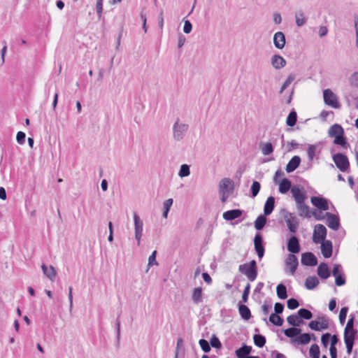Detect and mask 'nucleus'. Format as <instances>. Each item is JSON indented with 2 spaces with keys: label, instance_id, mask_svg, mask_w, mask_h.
<instances>
[{
  "label": "nucleus",
  "instance_id": "f257e3e1",
  "mask_svg": "<svg viewBox=\"0 0 358 358\" xmlns=\"http://www.w3.org/2000/svg\"><path fill=\"white\" fill-rule=\"evenodd\" d=\"M238 271L246 275L250 282H253L258 275L256 261L252 259L249 263L241 264L238 267Z\"/></svg>",
  "mask_w": 358,
  "mask_h": 358
},
{
  "label": "nucleus",
  "instance_id": "f03ea898",
  "mask_svg": "<svg viewBox=\"0 0 358 358\" xmlns=\"http://www.w3.org/2000/svg\"><path fill=\"white\" fill-rule=\"evenodd\" d=\"M280 214L283 216L289 232L296 234L299 227V220L296 216L285 208L281 209Z\"/></svg>",
  "mask_w": 358,
  "mask_h": 358
},
{
  "label": "nucleus",
  "instance_id": "7ed1b4c3",
  "mask_svg": "<svg viewBox=\"0 0 358 358\" xmlns=\"http://www.w3.org/2000/svg\"><path fill=\"white\" fill-rule=\"evenodd\" d=\"M333 161L336 167L341 172H348L350 169V162L348 157L343 153L334 154L332 157Z\"/></svg>",
  "mask_w": 358,
  "mask_h": 358
},
{
  "label": "nucleus",
  "instance_id": "20e7f679",
  "mask_svg": "<svg viewBox=\"0 0 358 358\" xmlns=\"http://www.w3.org/2000/svg\"><path fill=\"white\" fill-rule=\"evenodd\" d=\"M188 128V124H180L179 119H178L173 126V138L177 141H181L187 133Z\"/></svg>",
  "mask_w": 358,
  "mask_h": 358
},
{
  "label": "nucleus",
  "instance_id": "39448f33",
  "mask_svg": "<svg viewBox=\"0 0 358 358\" xmlns=\"http://www.w3.org/2000/svg\"><path fill=\"white\" fill-rule=\"evenodd\" d=\"M327 230L326 227L322 224H317L315 226L313 234V241L315 243H320L322 241H326L325 238L327 237Z\"/></svg>",
  "mask_w": 358,
  "mask_h": 358
},
{
  "label": "nucleus",
  "instance_id": "423d86ee",
  "mask_svg": "<svg viewBox=\"0 0 358 358\" xmlns=\"http://www.w3.org/2000/svg\"><path fill=\"white\" fill-rule=\"evenodd\" d=\"M255 250L258 258L261 260L265 253V246L263 236L257 232L253 239Z\"/></svg>",
  "mask_w": 358,
  "mask_h": 358
},
{
  "label": "nucleus",
  "instance_id": "0eeeda50",
  "mask_svg": "<svg viewBox=\"0 0 358 358\" xmlns=\"http://www.w3.org/2000/svg\"><path fill=\"white\" fill-rule=\"evenodd\" d=\"M324 103L334 108H339L341 105L336 94L329 89L323 91Z\"/></svg>",
  "mask_w": 358,
  "mask_h": 358
},
{
  "label": "nucleus",
  "instance_id": "6e6552de",
  "mask_svg": "<svg viewBox=\"0 0 358 358\" xmlns=\"http://www.w3.org/2000/svg\"><path fill=\"white\" fill-rule=\"evenodd\" d=\"M310 201L320 211H325L329 208V201L323 196H313L310 198Z\"/></svg>",
  "mask_w": 358,
  "mask_h": 358
},
{
  "label": "nucleus",
  "instance_id": "1a4fd4ad",
  "mask_svg": "<svg viewBox=\"0 0 358 358\" xmlns=\"http://www.w3.org/2000/svg\"><path fill=\"white\" fill-rule=\"evenodd\" d=\"M134 222L135 229V238L137 241V245L139 246L141 244V240L143 235V223L136 213H134Z\"/></svg>",
  "mask_w": 358,
  "mask_h": 358
},
{
  "label": "nucleus",
  "instance_id": "9d476101",
  "mask_svg": "<svg viewBox=\"0 0 358 358\" xmlns=\"http://www.w3.org/2000/svg\"><path fill=\"white\" fill-rule=\"evenodd\" d=\"M234 189V183L232 180L228 178L222 179L219 183V191L220 194L232 193Z\"/></svg>",
  "mask_w": 358,
  "mask_h": 358
},
{
  "label": "nucleus",
  "instance_id": "9b49d317",
  "mask_svg": "<svg viewBox=\"0 0 358 358\" xmlns=\"http://www.w3.org/2000/svg\"><path fill=\"white\" fill-rule=\"evenodd\" d=\"M287 249L292 255L299 253L301 250L299 239L296 236H292L288 238Z\"/></svg>",
  "mask_w": 358,
  "mask_h": 358
},
{
  "label": "nucleus",
  "instance_id": "f8f14e48",
  "mask_svg": "<svg viewBox=\"0 0 358 358\" xmlns=\"http://www.w3.org/2000/svg\"><path fill=\"white\" fill-rule=\"evenodd\" d=\"M325 217L327 218V225L332 230L337 231L340 226V218L338 215L332 214L331 213H326Z\"/></svg>",
  "mask_w": 358,
  "mask_h": 358
},
{
  "label": "nucleus",
  "instance_id": "ddd939ff",
  "mask_svg": "<svg viewBox=\"0 0 358 358\" xmlns=\"http://www.w3.org/2000/svg\"><path fill=\"white\" fill-rule=\"evenodd\" d=\"M301 262L304 266H315L317 264V259L311 252H306L301 255Z\"/></svg>",
  "mask_w": 358,
  "mask_h": 358
},
{
  "label": "nucleus",
  "instance_id": "4468645a",
  "mask_svg": "<svg viewBox=\"0 0 358 358\" xmlns=\"http://www.w3.org/2000/svg\"><path fill=\"white\" fill-rule=\"evenodd\" d=\"M291 193L296 203H303L307 199V195L299 186L294 185L291 189Z\"/></svg>",
  "mask_w": 358,
  "mask_h": 358
},
{
  "label": "nucleus",
  "instance_id": "2eb2a0df",
  "mask_svg": "<svg viewBox=\"0 0 358 358\" xmlns=\"http://www.w3.org/2000/svg\"><path fill=\"white\" fill-rule=\"evenodd\" d=\"M286 268H289L290 274L293 275L297 269L299 261L297 257L292 254H289L285 259Z\"/></svg>",
  "mask_w": 358,
  "mask_h": 358
},
{
  "label": "nucleus",
  "instance_id": "dca6fc26",
  "mask_svg": "<svg viewBox=\"0 0 358 358\" xmlns=\"http://www.w3.org/2000/svg\"><path fill=\"white\" fill-rule=\"evenodd\" d=\"M321 243V251L324 258H330L332 256L333 245L329 240L322 241Z\"/></svg>",
  "mask_w": 358,
  "mask_h": 358
},
{
  "label": "nucleus",
  "instance_id": "f3484780",
  "mask_svg": "<svg viewBox=\"0 0 358 358\" xmlns=\"http://www.w3.org/2000/svg\"><path fill=\"white\" fill-rule=\"evenodd\" d=\"M317 275L322 280H327L331 275V271L328 266V264L325 262H322L317 267Z\"/></svg>",
  "mask_w": 358,
  "mask_h": 358
},
{
  "label": "nucleus",
  "instance_id": "a211bd4d",
  "mask_svg": "<svg viewBox=\"0 0 358 358\" xmlns=\"http://www.w3.org/2000/svg\"><path fill=\"white\" fill-rule=\"evenodd\" d=\"M273 43L276 48L282 49L286 43L285 36L283 32L278 31L273 36Z\"/></svg>",
  "mask_w": 358,
  "mask_h": 358
},
{
  "label": "nucleus",
  "instance_id": "6ab92c4d",
  "mask_svg": "<svg viewBox=\"0 0 358 358\" xmlns=\"http://www.w3.org/2000/svg\"><path fill=\"white\" fill-rule=\"evenodd\" d=\"M243 210L241 209H233L224 212L222 215L226 221H232L242 216Z\"/></svg>",
  "mask_w": 358,
  "mask_h": 358
},
{
  "label": "nucleus",
  "instance_id": "aec40b11",
  "mask_svg": "<svg viewBox=\"0 0 358 358\" xmlns=\"http://www.w3.org/2000/svg\"><path fill=\"white\" fill-rule=\"evenodd\" d=\"M252 348L245 343H243L242 346L235 351V355L237 358H247L251 353Z\"/></svg>",
  "mask_w": 358,
  "mask_h": 358
},
{
  "label": "nucleus",
  "instance_id": "412c9836",
  "mask_svg": "<svg viewBox=\"0 0 358 358\" xmlns=\"http://www.w3.org/2000/svg\"><path fill=\"white\" fill-rule=\"evenodd\" d=\"M301 162V159L299 156L295 155L292 157L286 166V171L287 173L293 172L299 166Z\"/></svg>",
  "mask_w": 358,
  "mask_h": 358
},
{
  "label": "nucleus",
  "instance_id": "4be33fe9",
  "mask_svg": "<svg viewBox=\"0 0 358 358\" xmlns=\"http://www.w3.org/2000/svg\"><path fill=\"white\" fill-rule=\"evenodd\" d=\"M244 303H241V301H239L238 303V308L239 314L241 317V318L244 320H249L252 317V314L250 312V308L243 304Z\"/></svg>",
  "mask_w": 358,
  "mask_h": 358
},
{
  "label": "nucleus",
  "instance_id": "5701e85b",
  "mask_svg": "<svg viewBox=\"0 0 358 358\" xmlns=\"http://www.w3.org/2000/svg\"><path fill=\"white\" fill-rule=\"evenodd\" d=\"M271 62L273 67L277 70L283 68L287 64L286 60L279 55H273Z\"/></svg>",
  "mask_w": 358,
  "mask_h": 358
},
{
  "label": "nucleus",
  "instance_id": "b1692460",
  "mask_svg": "<svg viewBox=\"0 0 358 358\" xmlns=\"http://www.w3.org/2000/svg\"><path fill=\"white\" fill-rule=\"evenodd\" d=\"M275 208V198L273 196H270L267 198L264 206V214L265 215H270Z\"/></svg>",
  "mask_w": 358,
  "mask_h": 358
},
{
  "label": "nucleus",
  "instance_id": "393cba45",
  "mask_svg": "<svg viewBox=\"0 0 358 358\" xmlns=\"http://www.w3.org/2000/svg\"><path fill=\"white\" fill-rule=\"evenodd\" d=\"M345 134L344 129L341 124H334L330 127L328 131V135L330 137L336 138V136H343Z\"/></svg>",
  "mask_w": 358,
  "mask_h": 358
},
{
  "label": "nucleus",
  "instance_id": "a878e982",
  "mask_svg": "<svg viewBox=\"0 0 358 358\" xmlns=\"http://www.w3.org/2000/svg\"><path fill=\"white\" fill-rule=\"evenodd\" d=\"M41 268L45 275H46L51 281L55 280L57 275V271L53 266L50 265V267L48 268L45 264H43L41 265Z\"/></svg>",
  "mask_w": 358,
  "mask_h": 358
},
{
  "label": "nucleus",
  "instance_id": "bb28decb",
  "mask_svg": "<svg viewBox=\"0 0 358 358\" xmlns=\"http://www.w3.org/2000/svg\"><path fill=\"white\" fill-rule=\"evenodd\" d=\"M358 336V330L344 329V342L355 343Z\"/></svg>",
  "mask_w": 358,
  "mask_h": 358
},
{
  "label": "nucleus",
  "instance_id": "cd10ccee",
  "mask_svg": "<svg viewBox=\"0 0 358 358\" xmlns=\"http://www.w3.org/2000/svg\"><path fill=\"white\" fill-rule=\"evenodd\" d=\"M282 331L287 337L291 338V341L293 343V339H295V338L300 334L301 329L292 327L286 329H283Z\"/></svg>",
  "mask_w": 358,
  "mask_h": 358
},
{
  "label": "nucleus",
  "instance_id": "c85d7f7f",
  "mask_svg": "<svg viewBox=\"0 0 358 358\" xmlns=\"http://www.w3.org/2000/svg\"><path fill=\"white\" fill-rule=\"evenodd\" d=\"M297 209L299 210V215L301 217H305L310 218L311 217V213L310 212V207L303 203H299L296 204Z\"/></svg>",
  "mask_w": 358,
  "mask_h": 358
},
{
  "label": "nucleus",
  "instance_id": "c756f323",
  "mask_svg": "<svg viewBox=\"0 0 358 358\" xmlns=\"http://www.w3.org/2000/svg\"><path fill=\"white\" fill-rule=\"evenodd\" d=\"M310 343V336L309 333H300L299 335L295 339H293V343H296L297 345H307Z\"/></svg>",
  "mask_w": 358,
  "mask_h": 358
},
{
  "label": "nucleus",
  "instance_id": "7c9ffc66",
  "mask_svg": "<svg viewBox=\"0 0 358 358\" xmlns=\"http://www.w3.org/2000/svg\"><path fill=\"white\" fill-rule=\"evenodd\" d=\"M287 322L290 326L294 327H299L304 323V322L295 314L288 316L287 317Z\"/></svg>",
  "mask_w": 358,
  "mask_h": 358
},
{
  "label": "nucleus",
  "instance_id": "2f4dec72",
  "mask_svg": "<svg viewBox=\"0 0 358 358\" xmlns=\"http://www.w3.org/2000/svg\"><path fill=\"white\" fill-rule=\"evenodd\" d=\"M292 187L290 180L284 178L279 184V192L281 194H286Z\"/></svg>",
  "mask_w": 358,
  "mask_h": 358
},
{
  "label": "nucleus",
  "instance_id": "473e14b6",
  "mask_svg": "<svg viewBox=\"0 0 358 358\" xmlns=\"http://www.w3.org/2000/svg\"><path fill=\"white\" fill-rule=\"evenodd\" d=\"M320 283L316 276H308L305 281V287L307 289H314Z\"/></svg>",
  "mask_w": 358,
  "mask_h": 358
},
{
  "label": "nucleus",
  "instance_id": "72a5a7b5",
  "mask_svg": "<svg viewBox=\"0 0 358 358\" xmlns=\"http://www.w3.org/2000/svg\"><path fill=\"white\" fill-rule=\"evenodd\" d=\"M266 216L267 215H265V214H263V215H259L256 220L255 221V228L257 230V231H261L263 229V228L264 227V226L266 225V222H267V219H266Z\"/></svg>",
  "mask_w": 358,
  "mask_h": 358
},
{
  "label": "nucleus",
  "instance_id": "f704fd0d",
  "mask_svg": "<svg viewBox=\"0 0 358 358\" xmlns=\"http://www.w3.org/2000/svg\"><path fill=\"white\" fill-rule=\"evenodd\" d=\"M297 122V113L293 108L289 113L286 119V124L289 127H294Z\"/></svg>",
  "mask_w": 358,
  "mask_h": 358
},
{
  "label": "nucleus",
  "instance_id": "c9c22d12",
  "mask_svg": "<svg viewBox=\"0 0 358 358\" xmlns=\"http://www.w3.org/2000/svg\"><path fill=\"white\" fill-rule=\"evenodd\" d=\"M277 296L280 299H286L287 298V291L286 286L280 283L276 287Z\"/></svg>",
  "mask_w": 358,
  "mask_h": 358
},
{
  "label": "nucleus",
  "instance_id": "e433bc0d",
  "mask_svg": "<svg viewBox=\"0 0 358 358\" xmlns=\"http://www.w3.org/2000/svg\"><path fill=\"white\" fill-rule=\"evenodd\" d=\"M203 290L201 287L194 288L192 295V300L194 303H199L202 301Z\"/></svg>",
  "mask_w": 358,
  "mask_h": 358
},
{
  "label": "nucleus",
  "instance_id": "4c0bfd02",
  "mask_svg": "<svg viewBox=\"0 0 358 358\" xmlns=\"http://www.w3.org/2000/svg\"><path fill=\"white\" fill-rule=\"evenodd\" d=\"M255 345L258 348H263L266 342V337L260 334H256L253 336Z\"/></svg>",
  "mask_w": 358,
  "mask_h": 358
},
{
  "label": "nucleus",
  "instance_id": "58836bf2",
  "mask_svg": "<svg viewBox=\"0 0 358 358\" xmlns=\"http://www.w3.org/2000/svg\"><path fill=\"white\" fill-rule=\"evenodd\" d=\"M334 143L341 146L344 149H347L350 146L345 136V134L343 136H336L334 140Z\"/></svg>",
  "mask_w": 358,
  "mask_h": 358
},
{
  "label": "nucleus",
  "instance_id": "ea45409f",
  "mask_svg": "<svg viewBox=\"0 0 358 358\" xmlns=\"http://www.w3.org/2000/svg\"><path fill=\"white\" fill-rule=\"evenodd\" d=\"M297 315L301 320H310L313 318V313L306 308H300L297 312Z\"/></svg>",
  "mask_w": 358,
  "mask_h": 358
},
{
  "label": "nucleus",
  "instance_id": "a19ab883",
  "mask_svg": "<svg viewBox=\"0 0 358 358\" xmlns=\"http://www.w3.org/2000/svg\"><path fill=\"white\" fill-rule=\"evenodd\" d=\"M295 20L296 25L300 27L303 26L306 23L307 18L305 17L304 13L301 10H300L296 13Z\"/></svg>",
  "mask_w": 358,
  "mask_h": 358
},
{
  "label": "nucleus",
  "instance_id": "79ce46f5",
  "mask_svg": "<svg viewBox=\"0 0 358 358\" xmlns=\"http://www.w3.org/2000/svg\"><path fill=\"white\" fill-rule=\"evenodd\" d=\"M269 321L277 327H281L284 322L282 317L275 314H271L269 316Z\"/></svg>",
  "mask_w": 358,
  "mask_h": 358
},
{
  "label": "nucleus",
  "instance_id": "37998d69",
  "mask_svg": "<svg viewBox=\"0 0 358 358\" xmlns=\"http://www.w3.org/2000/svg\"><path fill=\"white\" fill-rule=\"evenodd\" d=\"M261 189V185L258 181L254 180L250 187L251 197L255 198L257 196Z\"/></svg>",
  "mask_w": 358,
  "mask_h": 358
},
{
  "label": "nucleus",
  "instance_id": "c03bdc74",
  "mask_svg": "<svg viewBox=\"0 0 358 358\" xmlns=\"http://www.w3.org/2000/svg\"><path fill=\"white\" fill-rule=\"evenodd\" d=\"M309 355L311 358H320V350L317 344H313L309 350Z\"/></svg>",
  "mask_w": 358,
  "mask_h": 358
},
{
  "label": "nucleus",
  "instance_id": "a18cd8bd",
  "mask_svg": "<svg viewBox=\"0 0 358 358\" xmlns=\"http://www.w3.org/2000/svg\"><path fill=\"white\" fill-rule=\"evenodd\" d=\"M262 152L264 155H269L273 152V146L271 143H266L262 148Z\"/></svg>",
  "mask_w": 358,
  "mask_h": 358
},
{
  "label": "nucleus",
  "instance_id": "49530a36",
  "mask_svg": "<svg viewBox=\"0 0 358 358\" xmlns=\"http://www.w3.org/2000/svg\"><path fill=\"white\" fill-rule=\"evenodd\" d=\"M190 174L189 166L187 164H182L180 166V169L178 172V176L180 178L187 177Z\"/></svg>",
  "mask_w": 358,
  "mask_h": 358
},
{
  "label": "nucleus",
  "instance_id": "de8ad7c7",
  "mask_svg": "<svg viewBox=\"0 0 358 358\" xmlns=\"http://www.w3.org/2000/svg\"><path fill=\"white\" fill-rule=\"evenodd\" d=\"M210 346L215 349H221L222 343L218 337L213 334L210 339Z\"/></svg>",
  "mask_w": 358,
  "mask_h": 358
},
{
  "label": "nucleus",
  "instance_id": "09e8293b",
  "mask_svg": "<svg viewBox=\"0 0 358 358\" xmlns=\"http://www.w3.org/2000/svg\"><path fill=\"white\" fill-rule=\"evenodd\" d=\"M199 344L202 349V350L207 353L210 351V341L208 342L204 338H201L199 341Z\"/></svg>",
  "mask_w": 358,
  "mask_h": 358
},
{
  "label": "nucleus",
  "instance_id": "8fccbe9b",
  "mask_svg": "<svg viewBox=\"0 0 358 358\" xmlns=\"http://www.w3.org/2000/svg\"><path fill=\"white\" fill-rule=\"evenodd\" d=\"M294 79H295L294 75H293V74L289 75L287 78L286 79V80L284 82V83L281 86L279 93L282 94L284 92V90L294 81Z\"/></svg>",
  "mask_w": 358,
  "mask_h": 358
},
{
  "label": "nucleus",
  "instance_id": "3c124183",
  "mask_svg": "<svg viewBox=\"0 0 358 358\" xmlns=\"http://www.w3.org/2000/svg\"><path fill=\"white\" fill-rule=\"evenodd\" d=\"M250 284L248 282L244 289H243V294H242V299H241V303H247L248 302V296H249V294H250Z\"/></svg>",
  "mask_w": 358,
  "mask_h": 358
},
{
  "label": "nucleus",
  "instance_id": "603ef678",
  "mask_svg": "<svg viewBox=\"0 0 358 358\" xmlns=\"http://www.w3.org/2000/svg\"><path fill=\"white\" fill-rule=\"evenodd\" d=\"M287 308L290 310H294L299 306V303L297 299L294 298H290L287 301Z\"/></svg>",
  "mask_w": 358,
  "mask_h": 358
},
{
  "label": "nucleus",
  "instance_id": "864d4df0",
  "mask_svg": "<svg viewBox=\"0 0 358 358\" xmlns=\"http://www.w3.org/2000/svg\"><path fill=\"white\" fill-rule=\"evenodd\" d=\"M348 312V307L344 306L343 307L339 313V320L341 324H343L345 322L347 314Z\"/></svg>",
  "mask_w": 358,
  "mask_h": 358
},
{
  "label": "nucleus",
  "instance_id": "5fc2aeb1",
  "mask_svg": "<svg viewBox=\"0 0 358 358\" xmlns=\"http://www.w3.org/2000/svg\"><path fill=\"white\" fill-rule=\"evenodd\" d=\"M349 83L352 87L358 89V72H354L349 78Z\"/></svg>",
  "mask_w": 358,
  "mask_h": 358
},
{
  "label": "nucleus",
  "instance_id": "6e6d98bb",
  "mask_svg": "<svg viewBox=\"0 0 358 358\" xmlns=\"http://www.w3.org/2000/svg\"><path fill=\"white\" fill-rule=\"evenodd\" d=\"M346 283V278L345 274L337 275L335 277V285L338 287L345 285Z\"/></svg>",
  "mask_w": 358,
  "mask_h": 358
},
{
  "label": "nucleus",
  "instance_id": "4d7b16f0",
  "mask_svg": "<svg viewBox=\"0 0 358 358\" xmlns=\"http://www.w3.org/2000/svg\"><path fill=\"white\" fill-rule=\"evenodd\" d=\"M317 147L315 145H310L307 149V154L310 161H313L315 156Z\"/></svg>",
  "mask_w": 358,
  "mask_h": 358
},
{
  "label": "nucleus",
  "instance_id": "13d9d810",
  "mask_svg": "<svg viewBox=\"0 0 358 358\" xmlns=\"http://www.w3.org/2000/svg\"><path fill=\"white\" fill-rule=\"evenodd\" d=\"M344 273L342 270V266L341 264H336L334 265L332 271L331 272V274L333 275V276L336 277L337 275H341Z\"/></svg>",
  "mask_w": 358,
  "mask_h": 358
},
{
  "label": "nucleus",
  "instance_id": "bf43d9fd",
  "mask_svg": "<svg viewBox=\"0 0 358 358\" xmlns=\"http://www.w3.org/2000/svg\"><path fill=\"white\" fill-rule=\"evenodd\" d=\"M157 250H154L151 255L148 258V267H150L153 265H158V262H157L156 260V256H157Z\"/></svg>",
  "mask_w": 358,
  "mask_h": 358
},
{
  "label": "nucleus",
  "instance_id": "052dcab7",
  "mask_svg": "<svg viewBox=\"0 0 358 358\" xmlns=\"http://www.w3.org/2000/svg\"><path fill=\"white\" fill-rule=\"evenodd\" d=\"M318 319L320 320L319 324L321 328V331L323 329H327L329 328V319L325 316L319 317Z\"/></svg>",
  "mask_w": 358,
  "mask_h": 358
},
{
  "label": "nucleus",
  "instance_id": "680f3d73",
  "mask_svg": "<svg viewBox=\"0 0 358 358\" xmlns=\"http://www.w3.org/2000/svg\"><path fill=\"white\" fill-rule=\"evenodd\" d=\"M330 338H331V335L330 333L323 334L321 336V342L324 348H327L329 345Z\"/></svg>",
  "mask_w": 358,
  "mask_h": 358
},
{
  "label": "nucleus",
  "instance_id": "e2e57ef3",
  "mask_svg": "<svg viewBox=\"0 0 358 358\" xmlns=\"http://www.w3.org/2000/svg\"><path fill=\"white\" fill-rule=\"evenodd\" d=\"M320 322L319 321H317V320H312L310 321L309 323H308V327L313 330V331H321V328L320 327Z\"/></svg>",
  "mask_w": 358,
  "mask_h": 358
},
{
  "label": "nucleus",
  "instance_id": "0e129e2a",
  "mask_svg": "<svg viewBox=\"0 0 358 358\" xmlns=\"http://www.w3.org/2000/svg\"><path fill=\"white\" fill-rule=\"evenodd\" d=\"M103 1V0H96V13H97L99 19H100L102 15Z\"/></svg>",
  "mask_w": 358,
  "mask_h": 358
},
{
  "label": "nucleus",
  "instance_id": "69168bd1",
  "mask_svg": "<svg viewBox=\"0 0 358 358\" xmlns=\"http://www.w3.org/2000/svg\"><path fill=\"white\" fill-rule=\"evenodd\" d=\"M26 134L23 131H18L16 135V141L20 144L23 145L25 143Z\"/></svg>",
  "mask_w": 358,
  "mask_h": 358
},
{
  "label": "nucleus",
  "instance_id": "338daca9",
  "mask_svg": "<svg viewBox=\"0 0 358 358\" xmlns=\"http://www.w3.org/2000/svg\"><path fill=\"white\" fill-rule=\"evenodd\" d=\"M284 304L280 302H277L274 305V311L275 313L273 314L275 315H280L281 314L284 310Z\"/></svg>",
  "mask_w": 358,
  "mask_h": 358
},
{
  "label": "nucleus",
  "instance_id": "774afa93",
  "mask_svg": "<svg viewBox=\"0 0 358 358\" xmlns=\"http://www.w3.org/2000/svg\"><path fill=\"white\" fill-rule=\"evenodd\" d=\"M355 29L356 32V47L358 48V15L354 16Z\"/></svg>",
  "mask_w": 358,
  "mask_h": 358
}]
</instances>
